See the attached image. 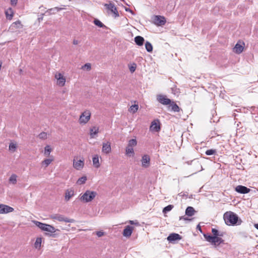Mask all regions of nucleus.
<instances>
[{
  "label": "nucleus",
  "instance_id": "obj_1",
  "mask_svg": "<svg viewBox=\"0 0 258 258\" xmlns=\"http://www.w3.org/2000/svg\"><path fill=\"white\" fill-rule=\"evenodd\" d=\"M223 219L225 224L229 226L239 225L242 222L241 220L239 219L238 216L231 211L225 213L223 215Z\"/></svg>",
  "mask_w": 258,
  "mask_h": 258
},
{
  "label": "nucleus",
  "instance_id": "obj_2",
  "mask_svg": "<svg viewBox=\"0 0 258 258\" xmlns=\"http://www.w3.org/2000/svg\"><path fill=\"white\" fill-rule=\"evenodd\" d=\"M97 195L96 191L87 190L83 194H81L79 197V199L82 202L89 203L91 202L96 197Z\"/></svg>",
  "mask_w": 258,
  "mask_h": 258
},
{
  "label": "nucleus",
  "instance_id": "obj_3",
  "mask_svg": "<svg viewBox=\"0 0 258 258\" xmlns=\"http://www.w3.org/2000/svg\"><path fill=\"white\" fill-rule=\"evenodd\" d=\"M204 236L207 241L211 243L212 245L216 247L224 243V240L221 237L212 236L207 234H204Z\"/></svg>",
  "mask_w": 258,
  "mask_h": 258
},
{
  "label": "nucleus",
  "instance_id": "obj_4",
  "mask_svg": "<svg viewBox=\"0 0 258 258\" xmlns=\"http://www.w3.org/2000/svg\"><path fill=\"white\" fill-rule=\"evenodd\" d=\"M33 222L42 231L50 233H54L56 231L55 228L51 225L42 223L37 221H33Z\"/></svg>",
  "mask_w": 258,
  "mask_h": 258
},
{
  "label": "nucleus",
  "instance_id": "obj_5",
  "mask_svg": "<svg viewBox=\"0 0 258 258\" xmlns=\"http://www.w3.org/2000/svg\"><path fill=\"white\" fill-rule=\"evenodd\" d=\"M50 218L54 220H57L59 222H65L67 223H74L75 221L73 219H70L64 217L62 215L58 214L51 215Z\"/></svg>",
  "mask_w": 258,
  "mask_h": 258
},
{
  "label": "nucleus",
  "instance_id": "obj_6",
  "mask_svg": "<svg viewBox=\"0 0 258 258\" xmlns=\"http://www.w3.org/2000/svg\"><path fill=\"white\" fill-rule=\"evenodd\" d=\"M91 112L89 110H85L80 115L79 121L80 124H86L90 120Z\"/></svg>",
  "mask_w": 258,
  "mask_h": 258
},
{
  "label": "nucleus",
  "instance_id": "obj_7",
  "mask_svg": "<svg viewBox=\"0 0 258 258\" xmlns=\"http://www.w3.org/2000/svg\"><path fill=\"white\" fill-rule=\"evenodd\" d=\"M84 166V159L82 157V159H79L78 157H75L73 160V167L78 170H80L83 168Z\"/></svg>",
  "mask_w": 258,
  "mask_h": 258
},
{
  "label": "nucleus",
  "instance_id": "obj_8",
  "mask_svg": "<svg viewBox=\"0 0 258 258\" xmlns=\"http://www.w3.org/2000/svg\"><path fill=\"white\" fill-rule=\"evenodd\" d=\"M104 6L107 10L108 13L113 14L114 17L115 18L119 17L118 12L113 4L111 3H110L109 4H105Z\"/></svg>",
  "mask_w": 258,
  "mask_h": 258
},
{
  "label": "nucleus",
  "instance_id": "obj_9",
  "mask_svg": "<svg viewBox=\"0 0 258 258\" xmlns=\"http://www.w3.org/2000/svg\"><path fill=\"white\" fill-rule=\"evenodd\" d=\"M55 78L57 80V85L60 87H63L66 81V78L60 73H56Z\"/></svg>",
  "mask_w": 258,
  "mask_h": 258
},
{
  "label": "nucleus",
  "instance_id": "obj_10",
  "mask_svg": "<svg viewBox=\"0 0 258 258\" xmlns=\"http://www.w3.org/2000/svg\"><path fill=\"white\" fill-rule=\"evenodd\" d=\"M14 211L13 208L8 205L0 204V214H7Z\"/></svg>",
  "mask_w": 258,
  "mask_h": 258
},
{
  "label": "nucleus",
  "instance_id": "obj_11",
  "mask_svg": "<svg viewBox=\"0 0 258 258\" xmlns=\"http://www.w3.org/2000/svg\"><path fill=\"white\" fill-rule=\"evenodd\" d=\"M157 99L159 103L163 105H168L171 102L170 99L167 98L166 96L163 95H158Z\"/></svg>",
  "mask_w": 258,
  "mask_h": 258
},
{
  "label": "nucleus",
  "instance_id": "obj_12",
  "mask_svg": "<svg viewBox=\"0 0 258 258\" xmlns=\"http://www.w3.org/2000/svg\"><path fill=\"white\" fill-rule=\"evenodd\" d=\"M165 18L161 16H155L154 18V23L158 26H163L166 23Z\"/></svg>",
  "mask_w": 258,
  "mask_h": 258
},
{
  "label": "nucleus",
  "instance_id": "obj_13",
  "mask_svg": "<svg viewBox=\"0 0 258 258\" xmlns=\"http://www.w3.org/2000/svg\"><path fill=\"white\" fill-rule=\"evenodd\" d=\"M244 45V42L238 41L235 45L233 48V51L237 54H240L242 52Z\"/></svg>",
  "mask_w": 258,
  "mask_h": 258
},
{
  "label": "nucleus",
  "instance_id": "obj_14",
  "mask_svg": "<svg viewBox=\"0 0 258 258\" xmlns=\"http://www.w3.org/2000/svg\"><path fill=\"white\" fill-rule=\"evenodd\" d=\"M111 143L109 142H107L106 143H103L102 152L103 153L108 154L111 152Z\"/></svg>",
  "mask_w": 258,
  "mask_h": 258
},
{
  "label": "nucleus",
  "instance_id": "obj_15",
  "mask_svg": "<svg viewBox=\"0 0 258 258\" xmlns=\"http://www.w3.org/2000/svg\"><path fill=\"white\" fill-rule=\"evenodd\" d=\"M235 190L237 192L244 194L248 193L250 189L246 186L240 185L235 187Z\"/></svg>",
  "mask_w": 258,
  "mask_h": 258
},
{
  "label": "nucleus",
  "instance_id": "obj_16",
  "mask_svg": "<svg viewBox=\"0 0 258 258\" xmlns=\"http://www.w3.org/2000/svg\"><path fill=\"white\" fill-rule=\"evenodd\" d=\"M167 240L170 242H172L175 240H180L181 237L177 233H171L167 238Z\"/></svg>",
  "mask_w": 258,
  "mask_h": 258
},
{
  "label": "nucleus",
  "instance_id": "obj_17",
  "mask_svg": "<svg viewBox=\"0 0 258 258\" xmlns=\"http://www.w3.org/2000/svg\"><path fill=\"white\" fill-rule=\"evenodd\" d=\"M74 190L73 188L68 189L65 191L64 199L69 201L74 196Z\"/></svg>",
  "mask_w": 258,
  "mask_h": 258
},
{
  "label": "nucleus",
  "instance_id": "obj_18",
  "mask_svg": "<svg viewBox=\"0 0 258 258\" xmlns=\"http://www.w3.org/2000/svg\"><path fill=\"white\" fill-rule=\"evenodd\" d=\"M150 158L147 155H145L142 157V165L145 168H147L149 166Z\"/></svg>",
  "mask_w": 258,
  "mask_h": 258
},
{
  "label": "nucleus",
  "instance_id": "obj_19",
  "mask_svg": "<svg viewBox=\"0 0 258 258\" xmlns=\"http://www.w3.org/2000/svg\"><path fill=\"white\" fill-rule=\"evenodd\" d=\"M133 229V227L126 226L123 230V235L125 237H130L132 234Z\"/></svg>",
  "mask_w": 258,
  "mask_h": 258
},
{
  "label": "nucleus",
  "instance_id": "obj_20",
  "mask_svg": "<svg viewBox=\"0 0 258 258\" xmlns=\"http://www.w3.org/2000/svg\"><path fill=\"white\" fill-rule=\"evenodd\" d=\"M150 129L152 131L158 132L160 130V126L155 121H153L151 123Z\"/></svg>",
  "mask_w": 258,
  "mask_h": 258
},
{
  "label": "nucleus",
  "instance_id": "obj_21",
  "mask_svg": "<svg viewBox=\"0 0 258 258\" xmlns=\"http://www.w3.org/2000/svg\"><path fill=\"white\" fill-rule=\"evenodd\" d=\"M144 41V38L140 36H137L135 38V42H136V44L139 46L143 45Z\"/></svg>",
  "mask_w": 258,
  "mask_h": 258
},
{
  "label": "nucleus",
  "instance_id": "obj_22",
  "mask_svg": "<svg viewBox=\"0 0 258 258\" xmlns=\"http://www.w3.org/2000/svg\"><path fill=\"white\" fill-rule=\"evenodd\" d=\"M5 14L7 19L9 20H11L14 15V12L13 9L11 8H9L6 11Z\"/></svg>",
  "mask_w": 258,
  "mask_h": 258
},
{
  "label": "nucleus",
  "instance_id": "obj_23",
  "mask_svg": "<svg viewBox=\"0 0 258 258\" xmlns=\"http://www.w3.org/2000/svg\"><path fill=\"white\" fill-rule=\"evenodd\" d=\"M196 213V211L192 207H188L185 210V214L188 216H192Z\"/></svg>",
  "mask_w": 258,
  "mask_h": 258
},
{
  "label": "nucleus",
  "instance_id": "obj_24",
  "mask_svg": "<svg viewBox=\"0 0 258 258\" xmlns=\"http://www.w3.org/2000/svg\"><path fill=\"white\" fill-rule=\"evenodd\" d=\"M170 106L171 107V110L174 112H179L180 110V108L179 106L174 102H171L170 104Z\"/></svg>",
  "mask_w": 258,
  "mask_h": 258
},
{
  "label": "nucleus",
  "instance_id": "obj_25",
  "mask_svg": "<svg viewBox=\"0 0 258 258\" xmlns=\"http://www.w3.org/2000/svg\"><path fill=\"white\" fill-rule=\"evenodd\" d=\"M93 164L95 167L98 168L100 167L99 158L97 155L95 156L93 158Z\"/></svg>",
  "mask_w": 258,
  "mask_h": 258
},
{
  "label": "nucleus",
  "instance_id": "obj_26",
  "mask_svg": "<svg viewBox=\"0 0 258 258\" xmlns=\"http://www.w3.org/2000/svg\"><path fill=\"white\" fill-rule=\"evenodd\" d=\"M99 132V128L98 127L93 126L90 129V136L92 138H94V136L97 134Z\"/></svg>",
  "mask_w": 258,
  "mask_h": 258
},
{
  "label": "nucleus",
  "instance_id": "obj_27",
  "mask_svg": "<svg viewBox=\"0 0 258 258\" xmlns=\"http://www.w3.org/2000/svg\"><path fill=\"white\" fill-rule=\"evenodd\" d=\"M125 154L130 156H133L134 154L133 148L127 146L125 149Z\"/></svg>",
  "mask_w": 258,
  "mask_h": 258
},
{
  "label": "nucleus",
  "instance_id": "obj_28",
  "mask_svg": "<svg viewBox=\"0 0 258 258\" xmlns=\"http://www.w3.org/2000/svg\"><path fill=\"white\" fill-rule=\"evenodd\" d=\"M17 175H16L15 174H13L12 175H11L9 178V182L12 183L13 184H15L17 183Z\"/></svg>",
  "mask_w": 258,
  "mask_h": 258
},
{
  "label": "nucleus",
  "instance_id": "obj_29",
  "mask_svg": "<svg viewBox=\"0 0 258 258\" xmlns=\"http://www.w3.org/2000/svg\"><path fill=\"white\" fill-rule=\"evenodd\" d=\"M52 151V149L50 148V146L49 145H46L44 148V154L46 156H49L50 153Z\"/></svg>",
  "mask_w": 258,
  "mask_h": 258
},
{
  "label": "nucleus",
  "instance_id": "obj_30",
  "mask_svg": "<svg viewBox=\"0 0 258 258\" xmlns=\"http://www.w3.org/2000/svg\"><path fill=\"white\" fill-rule=\"evenodd\" d=\"M145 48L147 51L149 52H151L153 50V46L151 43L148 41L145 43Z\"/></svg>",
  "mask_w": 258,
  "mask_h": 258
},
{
  "label": "nucleus",
  "instance_id": "obj_31",
  "mask_svg": "<svg viewBox=\"0 0 258 258\" xmlns=\"http://www.w3.org/2000/svg\"><path fill=\"white\" fill-rule=\"evenodd\" d=\"M53 160V158L46 159L42 162V164L44 165L45 167H47Z\"/></svg>",
  "mask_w": 258,
  "mask_h": 258
},
{
  "label": "nucleus",
  "instance_id": "obj_32",
  "mask_svg": "<svg viewBox=\"0 0 258 258\" xmlns=\"http://www.w3.org/2000/svg\"><path fill=\"white\" fill-rule=\"evenodd\" d=\"M42 239L41 238L38 237L36 239V241L34 243V246L36 248H40L41 245Z\"/></svg>",
  "mask_w": 258,
  "mask_h": 258
},
{
  "label": "nucleus",
  "instance_id": "obj_33",
  "mask_svg": "<svg viewBox=\"0 0 258 258\" xmlns=\"http://www.w3.org/2000/svg\"><path fill=\"white\" fill-rule=\"evenodd\" d=\"M138 108L139 106L138 104L132 105L129 109V111L132 112L133 113H135L138 111Z\"/></svg>",
  "mask_w": 258,
  "mask_h": 258
},
{
  "label": "nucleus",
  "instance_id": "obj_34",
  "mask_svg": "<svg viewBox=\"0 0 258 258\" xmlns=\"http://www.w3.org/2000/svg\"><path fill=\"white\" fill-rule=\"evenodd\" d=\"M137 142L136 139H131L128 141L127 146L133 148L137 145Z\"/></svg>",
  "mask_w": 258,
  "mask_h": 258
},
{
  "label": "nucleus",
  "instance_id": "obj_35",
  "mask_svg": "<svg viewBox=\"0 0 258 258\" xmlns=\"http://www.w3.org/2000/svg\"><path fill=\"white\" fill-rule=\"evenodd\" d=\"M17 149V144L14 143H11L9 145V150L14 152Z\"/></svg>",
  "mask_w": 258,
  "mask_h": 258
},
{
  "label": "nucleus",
  "instance_id": "obj_36",
  "mask_svg": "<svg viewBox=\"0 0 258 258\" xmlns=\"http://www.w3.org/2000/svg\"><path fill=\"white\" fill-rule=\"evenodd\" d=\"M87 180V177L86 176H82L81 178H79L78 180H77V183L79 184H82L86 182Z\"/></svg>",
  "mask_w": 258,
  "mask_h": 258
},
{
  "label": "nucleus",
  "instance_id": "obj_37",
  "mask_svg": "<svg viewBox=\"0 0 258 258\" xmlns=\"http://www.w3.org/2000/svg\"><path fill=\"white\" fill-rule=\"evenodd\" d=\"M94 23L100 28H103L105 27V26L98 19H95L94 20Z\"/></svg>",
  "mask_w": 258,
  "mask_h": 258
},
{
  "label": "nucleus",
  "instance_id": "obj_38",
  "mask_svg": "<svg viewBox=\"0 0 258 258\" xmlns=\"http://www.w3.org/2000/svg\"><path fill=\"white\" fill-rule=\"evenodd\" d=\"M174 206L172 205H169L166 207H165L163 210V213H166L170 211H171L173 208Z\"/></svg>",
  "mask_w": 258,
  "mask_h": 258
},
{
  "label": "nucleus",
  "instance_id": "obj_39",
  "mask_svg": "<svg viewBox=\"0 0 258 258\" xmlns=\"http://www.w3.org/2000/svg\"><path fill=\"white\" fill-rule=\"evenodd\" d=\"M216 150L215 149H210L206 151L205 154L207 155H215L216 154Z\"/></svg>",
  "mask_w": 258,
  "mask_h": 258
},
{
  "label": "nucleus",
  "instance_id": "obj_40",
  "mask_svg": "<svg viewBox=\"0 0 258 258\" xmlns=\"http://www.w3.org/2000/svg\"><path fill=\"white\" fill-rule=\"evenodd\" d=\"M12 26H14L16 28H19L22 27V25L21 24L20 21H17L12 24Z\"/></svg>",
  "mask_w": 258,
  "mask_h": 258
},
{
  "label": "nucleus",
  "instance_id": "obj_41",
  "mask_svg": "<svg viewBox=\"0 0 258 258\" xmlns=\"http://www.w3.org/2000/svg\"><path fill=\"white\" fill-rule=\"evenodd\" d=\"M47 136L46 133L42 132L38 135V137L40 139L45 140L47 138Z\"/></svg>",
  "mask_w": 258,
  "mask_h": 258
},
{
  "label": "nucleus",
  "instance_id": "obj_42",
  "mask_svg": "<svg viewBox=\"0 0 258 258\" xmlns=\"http://www.w3.org/2000/svg\"><path fill=\"white\" fill-rule=\"evenodd\" d=\"M82 68L84 70L89 71L91 70V64L89 63H86L83 66H82Z\"/></svg>",
  "mask_w": 258,
  "mask_h": 258
},
{
  "label": "nucleus",
  "instance_id": "obj_43",
  "mask_svg": "<svg viewBox=\"0 0 258 258\" xmlns=\"http://www.w3.org/2000/svg\"><path fill=\"white\" fill-rule=\"evenodd\" d=\"M212 232L213 234V236H218L219 231L218 230L215 228H212Z\"/></svg>",
  "mask_w": 258,
  "mask_h": 258
},
{
  "label": "nucleus",
  "instance_id": "obj_44",
  "mask_svg": "<svg viewBox=\"0 0 258 258\" xmlns=\"http://www.w3.org/2000/svg\"><path fill=\"white\" fill-rule=\"evenodd\" d=\"M104 232H102V231H97L96 232V235H97L98 237H101L103 235H104Z\"/></svg>",
  "mask_w": 258,
  "mask_h": 258
},
{
  "label": "nucleus",
  "instance_id": "obj_45",
  "mask_svg": "<svg viewBox=\"0 0 258 258\" xmlns=\"http://www.w3.org/2000/svg\"><path fill=\"white\" fill-rule=\"evenodd\" d=\"M136 69V66H131V67H130V71H131V73H134Z\"/></svg>",
  "mask_w": 258,
  "mask_h": 258
},
{
  "label": "nucleus",
  "instance_id": "obj_46",
  "mask_svg": "<svg viewBox=\"0 0 258 258\" xmlns=\"http://www.w3.org/2000/svg\"><path fill=\"white\" fill-rule=\"evenodd\" d=\"M18 0H11V3L12 5L16 6L17 4Z\"/></svg>",
  "mask_w": 258,
  "mask_h": 258
},
{
  "label": "nucleus",
  "instance_id": "obj_47",
  "mask_svg": "<svg viewBox=\"0 0 258 258\" xmlns=\"http://www.w3.org/2000/svg\"><path fill=\"white\" fill-rule=\"evenodd\" d=\"M179 220H184L185 221H186V220H190L189 219H188V218H186V217H184L183 216H181L179 217Z\"/></svg>",
  "mask_w": 258,
  "mask_h": 258
},
{
  "label": "nucleus",
  "instance_id": "obj_48",
  "mask_svg": "<svg viewBox=\"0 0 258 258\" xmlns=\"http://www.w3.org/2000/svg\"><path fill=\"white\" fill-rule=\"evenodd\" d=\"M73 43L74 45H77L79 43V41L77 40L74 39Z\"/></svg>",
  "mask_w": 258,
  "mask_h": 258
},
{
  "label": "nucleus",
  "instance_id": "obj_49",
  "mask_svg": "<svg viewBox=\"0 0 258 258\" xmlns=\"http://www.w3.org/2000/svg\"><path fill=\"white\" fill-rule=\"evenodd\" d=\"M223 235H224V232H219V234H218V237H221L223 236Z\"/></svg>",
  "mask_w": 258,
  "mask_h": 258
},
{
  "label": "nucleus",
  "instance_id": "obj_50",
  "mask_svg": "<svg viewBox=\"0 0 258 258\" xmlns=\"http://www.w3.org/2000/svg\"><path fill=\"white\" fill-rule=\"evenodd\" d=\"M197 228L198 229H199L201 232H202L201 227V226H200L199 225H198L197 226Z\"/></svg>",
  "mask_w": 258,
  "mask_h": 258
},
{
  "label": "nucleus",
  "instance_id": "obj_51",
  "mask_svg": "<svg viewBox=\"0 0 258 258\" xmlns=\"http://www.w3.org/2000/svg\"><path fill=\"white\" fill-rule=\"evenodd\" d=\"M125 11H128V12H130L131 13H133V11L132 10H131L130 9H125Z\"/></svg>",
  "mask_w": 258,
  "mask_h": 258
},
{
  "label": "nucleus",
  "instance_id": "obj_52",
  "mask_svg": "<svg viewBox=\"0 0 258 258\" xmlns=\"http://www.w3.org/2000/svg\"><path fill=\"white\" fill-rule=\"evenodd\" d=\"M55 9H56L57 10V11H59V10L62 9L61 8H59L58 7L55 8Z\"/></svg>",
  "mask_w": 258,
  "mask_h": 258
},
{
  "label": "nucleus",
  "instance_id": "obj_53",
  "mask_svg": "<svg viewBox=\"0 0 258 258\" xmlns=\"http://www.w3.org/2000/svg\"><path fill=\"white\" fill-rule=\"evenodd\" d=\"M129 223H130V224H134V221H131V220H130V221H129Z\"/></svg>",
  "mask_w": 258,
  "mask_h": 258
},
{
  "label": "nucleus",
  "instance_id": "obj_54",
  "mask_svg": "<svg viewBox=\"0 0 258 258\" xmlns=\"http://www.w3.org/2000/svg\"><path fill=\"white\" fill-rule=\"evenodd\" d=\"M254 227L258 230V224H255Z\"/></svg>",
  "mask_w": 258,
  "mask_h": 258
}]
</instances>
